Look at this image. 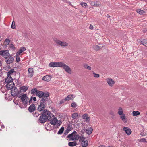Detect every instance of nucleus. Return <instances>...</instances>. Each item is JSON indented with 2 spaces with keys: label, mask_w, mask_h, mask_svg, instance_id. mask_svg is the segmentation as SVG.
I'll list each match as a JSON object with an SVG mask.
<instances>
[{
  "label": "nucleus",
  "mask_w": 147,
  "mask_h": 147,
  "mask_svg": "<svg viewBox=\"0 0 147 147\" xmlns=\"http://www.w3.org/2000/svg\"><path fill=\"white\" fill-rule=\"evenodd\" d=\"M36 95L40 98L42 97L41 100H45L47 99V98L49 96V94L48 92L44 93L42 91L38 90L36 93Z\"/></svg>",
  "instance_id": "nucleus-1"
},
{
  "label": "nucleus",
  "mask_w": 147,
  "mask_h": 147,
  "mask_svg": "<svg viewBox=\"0 0 147 147\" xmlns=\"http://www.w3.org/2000/svg\"><path fill=\"white\" fill-rule=\"evenodd\" d=\"M67 138L70 140H76L79 138V136L76 131H74L71 134H69L67 136Z\"/></svg>",
  "instance_id": "nucleus-2"
},
{
  "label": "nucleus",
  "mask_w": 147,
  "mask_h": 147,
  "mask_svg": "<svg viewBox=\"0 0 147 147\" xmlns=\"http://www.w3.org/2000/svg\"><path fill=\"white\" fill-rule=\"evenodd\" d=\"M11 95L13 96H17L19 98H20V97L21 91H18L17 88L15 87H13L11 89Z\"/></svg>",
  "instance_id": "nucleus-3"
},
{
  "label": "nucleus",
  "mask_w": 147,
  "mask_h": 147,
  "mask_svg": "<svg viewBox=\"0 0 147 147\" xmlns=\"http://www.w3.org/2000/svg\"><path fill=\"white\" fill-rule=\"evenodd\" d=\"M20 96V98L22 103L26 106L28 104L27 101L29 100V98L27 96L26 94H21Z\"/></svg>",
  "instance_id": "nucleus-4"
},
{
  "label": "nucleus",
  "mask_w": 147,
  "mask_h": 147,
  "mask_svg": "<svg viewBox=\"0 0 147 147\" xmlns=\"http://www.w3.org/2000/svg\"><path fill=\"white\" fill-rule=\"evenodd\" d=\"M47 99L45 100H40V104L38 105V110L39 111H42L46 107V102L47 101Z\"/></svg>",
  "instance_id": "nucleus-5"
},
{
  "label": "nucleus",
  "mask_w": 147,
  "mask_h": 147,
  "mask_svg": "<svg viewBox=\"0 0 147 147\" xmlns=\"http://www.w3.org/2000/svg\"><path fill=\"white\" fill-rule=\"evenodd\" d=\"M43 115L47 117L48 120H50L51 118L54 116V115L52 113H51L50 112L47 110H44L43 112L42 113Z\"/></svg>",
  "instance_id": "nucleus-6"
},
{
  "label": "nucleus",
  "mask_w": 147,
  "mask_h": 147,
  "mask_svg": "<svg viewBox=\"0 0 147 147\" xmlns=\"http://www.w3.org/2000/svg\"><path fill=\"white\" fill-rule=\"evenodd\" d=\"M55 42L58 46L60 47H66L67 46L69 45V44L68 43L59 40H55Z\"/></svg>",
  "instance_id": "nucleus-7"
},
{
  "label": "nucleus",
  "mask_w": 147,
  "mask_h": 147,
  "mask_svg": "<svg viewBox=\"0 0 147 147\" xmlns=\"http://www.w3.org/2000/svg\"><path fill=\"white\" fill-rule=\"evenodd\" d=\"M60 67H62L67 73L71 74V70L70 68L68 65L63 62H61Z\"/></svg>",
  "instance_id": "nucleus-8"
},
{
  "label": "nucleus",
  "mask_w": 147,
  "mask_h": 147,
  "mask_svg": "<svg viewBox=\"0 0 147 147\" xmlns=\"http://www.w3.org/2000/svg\"><path fill=\"white\" fill-rule=\"evenodd\" d=\"M4 60L7 64H10L13 62L14 59L13 56L10 55L6 57L4 59Z\"/></svg>",
  "instance_id": "nucleus-9"
},
{
  "label": "nucleus",
  "mask_w": 147,
  "mask_h": 147,
  "mask_svg": "<svg viewBox=\"0 0 147 147\" xmlns=\"http://www.w3.org/2000/svg\"><path fill=\"white\" fill-rule=\"evenodd\" d=\"M50 123L53 125H56L59 126L61 124L62 122L61 121H58L56 118L55 117L51 121Z\"/></svg>",
  "instance_id": "nucleus-10"
},
{
  "label": "nucleus",
  "mask_w": 147,
  "mask_h": 147,
  "mask_svg": "<svg viewBox=\"0 0 147 147\" xmlns=\"http://www.w3.org/2000/svg\"><path fill=\"white\" fill-rule=\"evenodd\" d=\"M10 55L8 50H2L0 51V55L2 56L5 59Z\"/></svg>",
  "instance_id": "nucleus-11"
},
{
  "label": "nucleus",
  "mask_w": 147,
  "mask_h": 147,
  "mask_svg": "<svg viewBox=\"0 0 147 147\" xmlns=\"http://www.w3.org/2000/svg\"><path fill=\"white\" fill-rule=\"evenodd\" d=\"M61 62H51L50 63L49 66L51 67H60Z\"/></svg>",
  "instance_id": "nucleus-12"
},
{
  "label": "nucleus",
  "mask_w": 147,
  "mask_h": 147,
  "mask_svg": "<svg viewBox=\"0 0 147 147\" xmlns=\"http://www.w3.org/2000/svg\"><path fill=\"white\" fill-rule=\"evenodd\" d=\"M47 120H48L47 117L43 115L42 114V115H40L39 119V122L41 123H45Z\"/></svg>",
  "instance_id": "nucleus-13"
},
{
  "label": "nucleus",
  "mask_w": 147,
  "mask_h": 147,
  "mask_svg": "<svg viewBox=\"0 0 147 147\" xmlns=\"http://www.w3.org/2000/svg\"><path fill=\"white\" fill-rule=\"evenodd\" d=\"M106 80L108 84L111 87H112L115 84V81L110 78H107L106 79Z\"/></svg>",
  "instance_id": "nucleus-14"
},
{
  "label": "nucleus",
  "mask_w": 147,
  "mask_h": 147,
  "mask_svg": "<svg viewBox=\"0 0 147 147\" xmlns=\"http://www.w3.org/2000/svg\"><path fill=\"white\" fill-rule=\"evenodd\" d=\"M28 77H32L34 74V72L32 68H29L28 69Z\"/></svg>",
  "instance_id": "nucleus-15"
},
{
  "label": "nucleus",
  "mask_w": 147,
  "mask_h": 147,
  "mask_svg": "<svg viewBox=\"0 0 147 147\" xmlns=\"http://www.w3.org/2000/svg\"><path fill=\"white\" fill-rule=\"evenodd\" d=\"M52 77L51 75H46L42 78V79L44 81L49 82L51 80Z\"/></svg>",
  "instance_id": "nucleus-16"
},
{
  "label": "nucleus",
  "mask_w": 147,
  "mask_h": 147,
  "mask_svg": "<svg viewBox=\"0 0 147 147\" xmlns=\"http://www.w3.org/2000/svg\"><path fill=\"white\" fill-rule=\"evenodd\" d=\"M36 109L35 105L34 104H32L29 107L28 110L30 112H34Z\"/></svg>",
  "instance_id": "nucleus-17"
},
{
  "label": "nucleus",
  "mask_w": 147,
  "mask_h": 147,
  "mask_svg": "<svg viewBox=\"0 0 147 147\" xmlns=\"http://www.w3.org/2000/svg\"><path fill=\"white\" fill-rule=\"evenodd\" d=\"M123 130L125 131L126 133L128 135H130L131 133V129L127 127H124L123 128Z\"/></svg>",
  "instance_id": "nucleus-18"
},
{
  "label": "nucleus",
  "mask_w": 147,
  "mask_h": 147,
  "mask_svg": "<svg viewBox=\"0 0 147 147\" xmlns=\"http://www.w3.org/2000/svg\"><path fill=\"white\" fill-rule=\"evenodd\" d=\"M13 79L10 75H8L7 77L5 79V82L7 83H12V82Z\"/></svg>",
  "instance_id": "nucleus-19"
},
{
  "label": "nucleus",
  "mask_w": 147,
  "mask_h": 147,
  "mask_svg": "<svg viewBox=\"0 0 147 147\" xmlns=\"http://www.w3.org/2000/svg\"><path fill=\"white\" fill-rule=\"evenodd\" d=\"M28 87L27 86H24L20 87V90L21 91V94L22 92H26L28 89Z\"/></svg>",
  "instance_id": "nucleus-20"
},
{
  "label": "nucleus",
  "mask_w": 147,
  "mask_h": 147,
  "mask_svg": "<svg viewBox=\"0 0 147 147\" xmlns=\"http://www.w3.org/2000/svg\"><path fill=\"white\" fill-rule=\"evenodd\" d=\"M120 118L122 121L125 123H126L127 122V119L126 117L125 114H123V115L120 116Z\"/></svg>",
  "instance_id": "nucleus-21"
},
{
  "label": "nucleus",
  "mask_w": 147,
  "mask_h": 147,
  "mask_svg": "<svg viewBox=\"0 0 147 147\" xmlns=\"http://www.w3.org/2000/svg\"><path fill=\"white\" fill-rule=\"evenodd\" d=\"M26 49L25 47H21L19 49L18 52H17L16 54H17L20 55V54L26 50Z\"/></svg>",
  "instance_id": "nucleus-22"
},
{
  "label": "nucleus",
  "mask_w": 147,
  "mask_h": 147,
  "mask_svg": "<svg viewBox=\"0 0 147 147\" xmlns=\"http://www.w3.org/2000/svg\"><path fill=\"white\" fill-rule=\"evenodd\" d=\"M83 147H86L88 145V141L86 140L81 142Z\"/></svg>",
  "instance_id": "nucleus-23"
},
{
  "label": "nucleus",
  "mask_w": 147,
  "mask_h": 147,
  "mask_svg": "<svg viewBox=\"0 0 147 147\" xmlns=\"http://www.w3.org/2000/svg\"><path fill=\"white\" fill-rule=\"evenodd\" d=\"M73 96V95H68L65 98V100H69L71 99H73L74 98Z\"/></svg>",
  "instance_id": "nucleus-24"
},
{
  "label": "nucleus",
  "mask_w": 147,
  "mask_h": 147,
  "mask_svg": "<svg viewBox=\"0 0 147 147\" xmlns=\"http://www.w3.org/2000/svg\"><path fill=\"white\" fill-rule=\"evenodd\" d=\"M83 66L85 69H86L89 70H91V67L86 63L83 64Z\"/></svg>",
  "instance_id": "nucleus-25"
},
{
  "label": "nucleus",
  "mask_w": 147,
  "mask_h": 147,
  "mask_svg": "<svg viewBox=\"0 0 147 147\" xmlns=\"http://www.w3.org/2000/svg\"><path fill=\"white\" fill-rule=\"evenodd\" d=\"M68 144L69 146L72 147L76 146L77 144L76 142L73 141L69 142Z\"/></svg>",
  "instance_id": "nucleus-26"
},
{
  "label": "nucleus",
  "mask_w": 147,
  "mask_h": 147,
  "mask_svg": "<svg viewBox=\"0 0 147 147\" xmlns=\"http://www.w3.org/2000/svg\"><path fill=\"white\" fill-rule=\"evenodd\" d=\"M7 84L6 85V87H7L9 89H10L11 90V89H12V88H13V86L14 85V84L13 82H12V84H11L12 85H11V84H10V83H7Z\"/></svg>",
  "instance_id": "nucleus-27"
},
{
  "label": "nucleus",
  "mask_w": 147,
  "mask_h": 147,
  "mask_svg": "<svg viewBox=\"0 0 147 147\" xmlns=\"http://www.w3.org/2000/svg\"><path fill=\"white\" fill-rule=\"evenodd\" d=\"M71 127H70V126H68L67 129L65 130L64 133V134L65 135H66L71 130Z\"/></svg>",
  "instance_id": "nucleus-28"
},
{
  "label": "nucleus",
  "mask_w": 147,
  "mask_h": 147,
  "mask_svg": "<svg viewBox=\"0 0 147 147\" xmlns=\"http://www.w3.org/2000/svg\"><path fill=\"white\" fill-rule=\"evenodd\" d=\"M38 91L36 88L32 89L31 90V93L33 95H34L35 94L36 95V93L38 92Z\"/></svg>",
  "instance_id": "nucleus-29"
},
{
  "label": "nucleus",
  "mask_w": 147,
  "mask_h": 147,
  "mask_svg": "<svg viewBox=\"0 0 147 147\" xmlns=\"http://www.w3.org/2000/svg\"><path fill=\"white\" fill-rule=\"evenodd\" d=\"M140 113L139 112L136 111H134L132 113V115L133 116H136L140 115Z\"/></svg>",
  "instance_id": "nucleus-30"
},
{
  "label": "nucleus",
  "mask_w": 147,
  "mask_h": 147,
  "mask_svg": "<svg viewBox=\"0 0 147 147\" xmlns=\"http://www.w3.org/2000/svg\"><path fill=\"white\" fill-rule=\"evenodd\" d=\"M79 141L80 142L86 140V138L84 137L82 135L80 136V137L79 136Z\"/></svg>",
  "instance_id": "nucleus-31"
},
{
  "label": "nucleus",
  "mask_w": 147,
  "mask_h": 147,
  "mask_svg": "<svg viewBox=\"0 0 147 147\" xmlns=\"http://www.w3.org/2000/svg\"><path fill=\"white\" fill-rule=\"evenodd\" d=\"M109 114L111 115V118L113 119H114L115 118V114L114 112L112 111H111L109 112Z\"/></svg>",
  "instance_id": "nucleus-32"
},
{
  "label": "nucleus",
  "mask_w": 147,
  "mask_h": 147,
  "mask_svg": "<svg viewBox=\"0 0 147 147\" xmlns=\"http://www.w3.org/2000/svg\"><path fill=\"white\" fill-rule=\"evenodd\" d=\"M93 131V129L91 128H89L88 129H86V131L87 133L88 134H91Z\"/></svg>",
  "instance_id": "nucleus-33"
},
{
  "label": "nucleus",
  "mask_w": 147,
  "mask_h": 147,
  "mask_svg": "<svg viewBox=\"0 0 147 147\" xmlns=\"http://www.w3.org/2000/svg\"><path fill=\"white\" fill-rule=\"evenodd\" d=\"M136 11L138 13L141 15L143 14L145 12L143 10H141L139 9H137Z\"/></svg>",
  "instance_id": "nucleus-34"
},
{
  "label": "nucleus",
  "mask_w": 147,
  "mask_h": 147,
  "mask_svg": "<svg viewBox=\"0 0 147 147\" xmlns=\"http://www.w3.org/2000/svg\"><path fill=\"white\" fill-rule=\"evenodd\" d=\"M141 43L144 46L147 47V42L145 39H143Z\"/></svg>",
  "instance_id": "nucleus-35"
},
{
  "label": "nucleus",
  "mask_w": 147,
  "mask_h": 147,
  "mask_svg": "<svg viewBox=\"0 0 147 147\" xmlns=\"http://www.w3.org/2000/svg\"><path fill=\"white\" fill-rule=\"evenodd\" d=\"M64 130V127H62L58 131V134H61L63 132Z\"/></svg>",
  "instance_id": "nucleus-36"
},
{
  "label": "nucleus",
  "mask_w": 147,
  "mask_h": 147,
  "mask_svg": "<svg viewBox=\"0 0 147 147\" xmlns=\"http://www.w3.org/2000/svg\"><path fill=\"white\" fill-rule=\"evenodd\" d=\"M80 4L84 8H86L88 6L87 4L85 2H81L80 3Z\"/></svg>",
  "instance_id": "nucleus-37"
},
{
  "label": "nucleus",
  "mask_w": 147,
  "mask_h": 147,
  "mask_svg": "<svg viewBox=\"0 0 147 147\" xmlns=\"http://www.w3.org/2000/svg\"><path fill=\"white\" fill-rule=\"evenodd\" d=\"M78 114L77 113H74L72 115V117L73 119H75L78 116Z\"/></svg>",
  "instance_id": "nucleus-38"
},
{
  "label": "nucleus",
  "mask_w": 147,
  "mask_h": 147,
  "mask_svg": "<svg viewBox=\"0 0 147 147\" xmlns=\"http://www.w3.org/2000/svg\"><path fill=\"white\" fill-rule=\"evenodd\" d=\"M19 55H18L16 53V60L17 62H18L20 61V58L19 57Z\"/></svg>",
  "instance_id": "nucleus-39"
},
{
  "label": "nucleus",
  "mask_w": 147,
  "mask_h": 147,
  "mask_svg": "<svg viewBox=\"0 0 147 147\" xmlns=\"http://www.w3.org/2000/svg\"><path fill=\"white\" fill-rule=\"evenodd\" d=\"M9 47L12 50H14L15 49V48L14 47V45L13 44H10L9 45Z\"/></svg>",
  "instance_id": "nucleus-40"
},
{
  "label": "nucleus",
  "mask_w": 147,
  "mask_h": 147,
  "mask_svg": "<svg viewBox=\"0 0 147 147\" xmlns=\"http://www.w3.org/2000/svg\"><path fill=\"white\" fill-rule=\"evenodd\" d=\"M14 72V69H12L8 72L7 75H10L11 74H12L13 72Z\"/></svg>",
  "instance_id": "nucleus-41"
},
{
  "label": "nucleus",
  "mask_w": 147,
  "mask_h": 147,
  "mask_svg": "<svg viewBox=\"0 0 147 147\" xmlns=\"http://www.w3.org/2000/svg\"><path fill=\"white\" fill-rule=\"evenodd\" d=\"M11 28L13 29L15 28V22L14 21H13L12 22V24L11 26Z\"/></svg>",
  "instance_id": "nucleus-42"
},
{
  "label": "nucleus",
  "mask_w": 147,
  "mask_h": 147,
  "mask_svg": "<svg viewBox=\"0 0 147 147\" xmlns=\"http://www.w3.org/2000/svg\"><path fill=\"white\" fill-rule=\"evenodd\" d=\"M10 42V40L9 39H5V43H6V44L7 45H9V43Z\"/></svg>",
  "instance_id": "nucleus-43"
},
{
  "label": "nucleus",
  "mask_w": 147,
  "mask_h": 147,
  "mask_svg": "<svg viewBox=\"0 0 147 147\" xmlns=\"http://www.w3.org/2000/svg\"><path fill=\"white\" fill-rule=\"evenodd\" d=\"M94 48L95 50L97 51L99 50L100 49V47L97 45L94 46Z\"/></svg>",
  "instance_id": "nucleus-44"
},
{
  "label": "nucleus",
  "mask_w": 147,
  "mask_h": 147,
  "mask_svg": "<svg viewBox=\"0 0 147 147\" xmlns=\"http://www.w3.org/2000/svg\"><path fill=\"white\" fill-rule=\"evenodd\" d=\"M90 3L91 5L92 6H97L96 3H95V2L90 1Z\"/></svg>",
  "instance_id": "nucleus-45"
},
{
  "label": "nucleus",
  "mask_w": 147,
  "mask_h": 147,
  "mask_svg": "<svg viewBox=\"0 0 147 147\" xmlns=\"http://www.w3.org/2000/svg\"><path fill=\"white\" fill-rule=\"evenodd\" d=\"M139 142H146V139L143 138L140 139L139 140Z\"/></svg>",
  "instance_id": "nucleus-46"
},
{
  "label": "nucleus",
  "mask_w": 147,
  "mask_h": 147,
  "mask_svg": "<svg viewBox=\"0 0 147 147\" xmlns=\"http://www.w3.org/2000/svg\"><path fill=\"white\" fill-rule=\"evenodd\" d=\"M71 106L72 107H76L77 106V105L76 104L75 102H73L71 104Z\"/></svg>",
  "instance_id": "nucleus-47"
},
{
  "label": "nucleus",
  "mask_w": 147,
  "mask_h": 147,
  "mask_svg": "<svg viewBox=\"0 0 147 147\" xmlns=\"http://www.w3.org/2000/svg\"><path fill=\"white\" fill-rule=\"evenodd\" d=\"M93 74L94 75V76L95 77L98 78L100 76V75L98 74H96L94 72L93 73Z\"/></svg>",
  "instance_id": "nucleus-48"
},
{
  "label": "nucleus",
  "mask_w": 147,
  "mask_h": 147,
  "mask_svg": "<svg viewBox=\"0 0 147 147\" xmlns=\"http://www.w3.org/2000/svg\"><path fill=\"white\" fill-rule=\"evenodd\" d=\"M39 114L38 113H37L35 112L34 113H33V115L35 117H37L39 115Z\"/></svg>",
  "instance_id": "nucleus-49"
},
{
  "label": "nucleus",
  "mask_w": 147,
  "mask_h": 147,
  "mask_svg": "<svg viewBox=\"0 0 147 147\" xmlns=\"http://www.w3.org/2000/svg\"><path fill=\"white\" fill-rule=\"evenodd\" d=\"M117 113L120 116H121L122 115H123V114H125L123 113V110L121 111H118Z\"/></svg>",
  "instance_id": "nucleus-50"
},
{
  "label": "nucleus",
  "mask_w": 147,
  "mask_h": 147,
  "mask_svg": "<svg viewBox=\"0 0 147 147\" xmlns=\"http://www.w3.org/2000/svg\"><path fill=\"white\" fill-rule=\"evenodd\" d=\"M88 117V114H84L82 116L83 119H85Z\"/></svg>",
  "instance_id": "nucleus-51"
},
{
  "label": "nucleus",
  "mask_w": 147,
  "mask_h": 147,
  "mask_svg": "<svg viewBox=\"0 0 147 147\" xmlns=\"http://www.w3.org/2000/svg\"><path fill=\"white\" fill-rule=\"evenodd\" d=\"M32 97H31L30 98V100L29 99L28 101V105H29L31 102H32Z\"/></svg>",
  "instance_id": "nucleus-52"
},
{
  "label": "nucleus",
  "mask_w": 147,
  "mask_h": 147,
  "mask_svg": "<svg viewBox=\"0 0 147 147\" xmlns=\"http://www.w3.org/2000/svg\"><path fill=\"white\" fill-rule=\"evenodd\" d=\"M65 100V99L63 100L62 99L61 100V101L59 102V104H61L64 102Z\"/></svg>",
  "instance_id": "nucleus-53"
},
{
  "label": "nucleus",
  "mask_w": 147,
  "mask_h": 147,
  "mask_svg": "<svg viewBox=\"0 0 147 147\" xmlns=\"http://www.w3.org/2000/svg\"><path fill=\"white\" fill-rule=\"evenodd\" d=\"M90 120V118L89 117H87L85 121H86L88 122Z\"/></svg>",
  "instance_id": "nucleus-54"
},
{
  "label": "nucleus",
  "mask_w": 147,
  "mask_h": 147,
  "mask_svg": "<svg viewBox=\"0 0 147 147\" xmlns=\"http://www.w3.org/2000/svg\"><path fill=\"white\" fill-rule=\"evenodd\" d=\"M89 28L91 30H92L93 29V26L92 25L90 24L89 27Z\"/></svg>",
  "instance_id": "nucleus-55"
},
{
  "label": "nucleus",
  "mask_w": 147,
  "mask_h": 147,
  "mask_svg": "<svg viewBox=\"0 0 147 147\" xmlns=\"http://www.w3.org/2000/svg\"><path fill=\"white\" fill-rule=\"evenodd\" d=\"M118 111H121L123 110L122 108L121 107H119L118 109Z\"/></svg>",
  "instance_id": "nucleus-56"
},
{
  "label": "nucleus",
  "mask_w": 147,
  "mask_h": 147,
  "mask_svg": "<svg viewBox=\"0 0 147 147\" xmlns=\"http://www.w3.org/2000/svg\"><path fill=\"white\" fill-rule=\"evenodd\" d=\"M2 69H1L0 70V76H2Z\"/></svg>",
  "instance_id": "nucleus-57"
},
{
  "label": "nucleus",
  "mask_w": 147,
  "mask_h": 147,
  "mask_svg": "<svg viewBox=\"0 0 147 147\" xmlns=\"http://www.w3.org/2000/svg\"><path fill=\"white\" fill-rule=\"evenodd\" d=\"M32 99L34 101H36V97H32Z\"/></svg>",
  "instance_id": "nucleus-58"
},
{
  "label": "nucleus",
  "mask_w": 147,
  "mask_h": 147,
  "mask_svg": "<svg viewBox=\"0 0 147 147\" xmlns=\"http://www.w3.org/2000/svg\"><path fill=\"white\" fill-rule=\"evenodd\" d=\"M98 147H105V146H103V145H102V146H100Z\"/></svg>",
  "instance_id": "nucleus-59"
},
{
  "label": "nucleus",
  "mask_w": 147,
  "mask_h": 147,
  "mask_svg": "<svg viewBox=\"0 0 147 147\" xmlns=\"http://www.w3.org/2000/svg\"><path fill=\"white\" fill-rule=\"evenodd\" d=\"M107 16L108 17H109L110 16H109V15L108 14L107 15Z\"/></svg>",
  "instance_id": "nucleus-60"
},
{
  "label": "nucleus",
  "mask_w": 147,
  "mask_h": 147,
  "mask_svg": "<svg viewBox=\"0 0 147 147\" xmlns=\"http://www.w3.org/2000/svg\"><path fill=\"white\" fill-rule=\"evenodd\" d=\"M1 127H2V128H4V126H1Z\"/></svg>",
  "instance_id": "nucleus-61"
},
{
  "label": "nucleus",
  "mask_w": 147,
  "mask_h": 147,
  "mask_svg": "<svg viewBox=\"0 0 147 147\" xmlns=\"http://www.w3.org/2000/svg\"><path fill=\"white\" fill-rule=\"evenodd\" d=\"M1 65V61H0V66Z\"/></svg>",
  "instance_id": "nucleus-62"
},
{
  "label": "nucleus",
  "mask_w": 147,
  "mask_h": 147,
  "mask_svg": "<svg viewBox=\"0 0 147 147\" xmlns=\"http://www.w3.org/2000/svg\"><path fill=\"white\" fill-rule=\"evenodd\" d=\"M108 147H113L112 146H109Z\"/></svg>",
  "instance_id": "nucleus-63"
},
{
  "label": "nucleus",
  "mask_w": 147,
  "mask_h": 147,
  "mask_svg": "<svg viewBox=\"0 0 147 147\" xmlns=\"http://www.w3.org/2000/svg\"><path fill=\"white\" fill-rule=\"evenodd\" d=\"M146 115H147V113H146Z\"/></svg>",
  "instance_id": "nucleus-64"
}]
</instances>
